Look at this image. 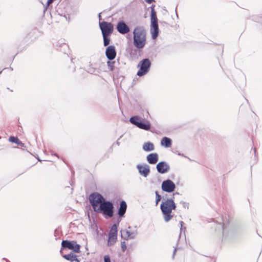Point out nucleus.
<instances>
[{"mask_svg":"<svg viewBox=\"0 0 262 262\" xmlns=\"http://www.w3.org/2000/svg\"><path fill=\"white\" fill-rule=\"evenodd\" d=\"M105 54L108 60H114L117 55L115 47L114 45L107 46L105 49Z\"/></svg>","mask_w":262,"mask_h":262,"instance_id":"2eb2a0df","label":"nucleus"},{"mask_svg":"<svg viewBox=\"0 0 262 262\" xmlns=\"http://www.w3.org/2000/svg\"><path fill=\"white\" fill-rule=\"evenodd\" d=\"M51 154L52 155H54V156H55L56 157H57L58 159H59V157L58 156V155L55 153V152H54L53 151H51Z\"/></svg>","mask_w":262,"mask_h":262,"instance_id":"4c0bfd02","label":"nucleus"},{"mask_svg":"<svg viewBox=\"0 0 262 262\" xmlns=\"http://www.w3.org/2000/svg\"><path fill=\"white\" fill-rule=\"evenodd\" d=\"M176 188L174 183L171 180L167 179L164 180L161 184V189L167 193L173 192Z\"/></svg>","mask_w":262,"mask_h":262,"instance_id":"9d476101","label":"nucleus"},{"mask_svg":"<svg viewBox=\"0 0 262 262\" xmlns=\"http://www.w3.org/2000/svg\"><path fill=\"white\" fill-rule=\"evenodd\" d=\"M139 50L137 48L133 49V48H129L128 49V52L132 58H136L137 56V52Z\"/></svg>","mask_w":262,"mask_h":262,"instance_id":"b1692460","label":"nucleus"},{"mask_svg":"<svg viewBox=\"0 0 262 262\" xmlns=\"http://www.w3.org/2000/svg\"><path fill=\"white\" fill-rule=\"evenodd\" d=\"M183 229H184V230H186V227H184Z\"/></svg>","mask_w":262,"mask_h":262,"instance_id":"8fccbe9b","label":"nucleus"},{"mask_svg":"<svg viewBox=\"0 0 262 262\" xmlns=\"http://www.w3.org/2000/svg\"><path fill=\"white\" fill-rule=\"evenodd\" d=\"M146 158L148 163L154 165L158 162L159 160V155L157 152H152L147 155Z\"/></svg>","mask_w":262,"mask_h":262,"instance_id":"f3484780","label":"nucleus"},{"mask_svg":"<svg viewBox=\"0 0 262 262\" xmlns=\"http://www.w3.org/2000/svg\"><path fill=\"white\" fill-rule=\"evenodd\" d=\"M116 144L118 146L120 145V142L118 140H117V141L116 142Z\"/></svg>","mask_w":262,"mask_h":262,"instance_id":"a19ab883","label":"nucleus"},{"mask_svg":"<svg viewBox=\"0 0 262 262\" xmlns=\"http://www.w3.org/2000/svg\"><path fill=\"white\" fill-rule=\"evenodd\" d=\"M127 207V206L126 202L124 200H121L120 201L119 205L118 207V210L117 212V215L121 217H125V214L126 212Z\"/></svg>","mask_w":262,"mask_h":262,"instance_id":"dca6fc26","label":"nucleus"},{"mask_svg":"<svg viewBox=\"0 0 262 262\" xmlns=\"http://www.w3.org/2000/svg\"><path fill=\"white\" fill-rule=\"evenodd\" d=\"M108 68L110 71H113L115 69L116 61L108 60L106 62Z\"/></svg>","mask_w":262,"mask_h":262,"instance_id":"5701e85b","label":"nucleus"},{"mask_svg":"<svg viewBox=\"0 0 262 262\" xmlns=\"http://www.w3.org/2000/svg\"><path fill=\"white\" fill-rule=\"evenodd\" d=\"M16 55H17V54H16V55L13 57V59H14V58H15V56H16Z\"/></svg>","mask_w":262,"mask_h":262,"instance_id":"603ef678","label":"nucleus"},{"mask_svg":"<svg viewBox=\"0 0 262 262\" xmlns=\"http://www.w3.org/2000/svg\"><path fill=\"white\" fill-rule=\"evenodd\" d=\"M177 208V205L174 202V197L163 199L161 205L160 209L163 216L165 222H169L173 217L172 211L175 210Z\"/></svg>","mask_w":262,"mask_h":262,"instance_id":"7ed1b4c3","label":"nucleus"},{"mask_svg":"<svg viewBox=\"0 0 262 262\" xmlns=\"http://www.w3.org/2000/svg\"><path fill=\"white\" fill-rule=\"evenodd\" d=\"M155 5L152 4L150 7V8L151 9L150 11V18H157V12L155 11Z\"/></svg>","mask_w":262,"mask_h":262,"instance_id":"a878e982","label":"nucleus"},{"mask_svg":"<svg viewBox=\"0 0 262 262\" xmlns=\"http://www.w3.org/2000/svg\"><path fill=\"white\" fill-rule=\"evenodd\" d=\"M87 71L90 74H94L96 71H97L96 68L93 66V64L91 63L87 68Z\"/></svg>","mask_w":262,"mask_h":262,"instance_id":"bb28decb","label":"nucleus"},{"mask_svg":"<svg viewBox=\"0 0 262 262\" xmlns=\"http://www.w3.org/2000/svg\"><path fill=\"white\" fill-rule=\"evenodd\" d=\"M180 204L183 205V207L185 208L188 209L189 208V203L185 202L184 201H181L180 202Z\"/></svg>","mask_w":262,"mask_h":262,"instance_id":"2f4dec72","label":"nucleus"},{"mask_svg":"<svg viewBox=\"0 0 262 262\" xmlns=\"http://www.w3.org/2000/svg\"><path fill=\"white\" fill-rule=\"evenodd\" d=\"M145 1L149 4H151L152 3L154 2L155 0H145Z\"/></svg>","mask_w":262,"mask_h":262,"instance_id":"c9c22d12","label":"nucleus"},{"mask_svg":"<svg viewBox=\"0 0 262 262\" xmlns=\"http://www.w3.org/2000/svg\"><path fill=\"white\" fill-rule=\"evenodd\" d=\"M177 249H178V248H174V250H173V254H172V258H173H173H174V255H175V254H176V251H177Z\"/></svg>","mask_w":262,"mask_h":262,"instance_id":"f704fd0d","label":"nucleus"},{"mask_svg":"<svg viewBox=\"0 0 262 262\" xmlns=\"http://www.w3.org/2000/svg\"><path fill=\"white\" fill-rule=\"evenodd\" d=\"M104 262H111L110 256L108 255H105L103 257Z\"/></svg>","mask_w":262,"mask_h":262,"instance_id":"473e14b6","label":"nucleus"},{"mask_svg":"<svg viewBox=\"0 0 262 262\" xmlns=\"http://www.w3.org/2000/svg\"><path fill=\"white\" fill-rule=\"evenodd\" d=\"M9 141L11 143H14L17 145H20L21 147H25V144L23 143L17 137L11 136L9 138Z\"/></svg>","mask_w":262,"mask_h":262,"instance_id":"412c9836","label":"nucleus"},{"mask_svg":"<svg viewBox=\"0 0 262 262\" xmlns=\"http://www.w3.org/2000/svg\"><path fill=\"white\" fill-rule=\"evenodd\" d=\"M125 232L126 234V236L123 237L125 240H128V239H135L137 235V231L135 232H131L127 230H125Z\"/></svg>","mask_w":262,"mask_h":262,"instance_id":"4be33fe9","label":"nucleus"},{"mask_svg":"<svg viewBox=\"0 0 262 262\" xmlns=\"http://www.w3.org/2000/svg\"><path fill=\"white\" fill-rule=\"evenodd\" d=\"M118 229L116 225H113L108 233V238L107 242L108 247H111L115 244L117 239Z\"/></svg>","mask_w":262,"mask_h":262,"instance_id":"1a4fd4ad","label":"nucleus"},{"mask_svg":"<svg viewBox=\"0 0 262 262\" xmlns=\"http://www.w3.org/2000/svg\"><path fill=\"white\" fill-rule=\"evenodd\" d=\"M142 148L144 151L146 152H149L155 149V146L152 142L148 141L143 144Z\"/></svg>","mask_w":262,"mask_h":262,"instance_id":"aec40b11","label":"nucleus"},{"mask_svg":"<svg viewBox=\"0 0 262 262\" xmlns=\"http://www.w3.org/2000/svg\"><path fill=\"white\" fill-rule=\"evenodd\" d=\"M254 152L255 156H256V150L255 148H254Z\"/></svg>","mask_w":262,"mask_h":262,"instance_id":"a18cd8bd","label":"nucleus"},{"mask_svg":"<svg viewBox=\"0 0 262 262\" xmlns=\"http://www.w3.org/2000/svg\"><path fill=\"white\" fill-rule=\"evenodd\" d=\"M146 113H147V114L148 115H149V113H148V111H146Z\"/></svg>","mask_w":262,"mask_h":262,"instance_id":"3c124183","label":"nucleus"},{"mask_svg":"<svg viewBox=\"0 0 262 262\" xmlns=\"http://www.w3.org/2000/svg\"><path fill=\"white\" fill-rule=\"evenodd\" d=\"M37 159H38V160L39 161H41V160H40V159H39V158H37Z\"/></svg>","mask_w":262,"mask_h":262,"instance_id":"09e8293b","label":"nucleus"},{"mask_svg":"<svg viewBox=\"0 0 262 262\" xmlns=\"http://www.w3.org/2000/svg\"><path fill=\"white\" fill-rule=\"evenodd\" d=\"M56 0H48L46 5L43 6V14H45L46 13V11L47 10V9L49 8V5L50 3H52L55 1Z\"/></svg>","mask_w":262,"mask_h":262,"instance_id":"c85d7f7f","label":"nucleus"},{"mask_svg":"<svg viewBox=\"0 0 262 262\" xmlns=\"http://www.w3.org/2000/svg\"><path fill=\"white\" fill-rule=\"evenodd\" d=\"M62 256L64 259L67 260H69L71 262H79V259L77 258V255L75 254L74 252H71L68 254H64Z\"/></svg>","mask_w":262,"mask_h":262,"instance_id":"6ab92c4d","label":"nucleus"},{"mask_svg":"<svg viewBox=\"0 0 262 262\" xmlns=\"http://www.w3.org/2000/svg\"><path fill=\"white\" fill-rule=\"evenodd\" d=\"M101 14V13H99L98 14V18H99V22L101 21V20L102 19Z\"/></svg>","mask_w":262,"mask_h":262,"instance_id":"ea45409f","label":"nucleus"},{"mask_svg":"<svg viewBox=\"0 0 262 262\" xmlns=\"http://www.w3.org/2000/svg\"><path fill=\"white\" fill-rule=\"evenodd\" d=\"M103 39V46L104 47L108 46L110 42V35H102Z\"/></svg>","mask_w":262,"mask_h":262,"instance_id":"393cba45","label":"nucleus"},{"mask_svg":"<svg viewBox=\"0 0 262 262\" xmlns=\"http://www.w3.org/2000/svg\"><path fill=\"white\" fill-rule=\"evenodd\" d=\"M155 195H156V198H155V204H156V206H157L159 203L160 202V201L161 200V199H162V196L159 193V192L158 191H155Z\"/></svg>","mask_w":262,"mask_h":262,"instance_id":"cd10ccee","label":"nucleus"},{"mask_svg":"<svg viewBox=\"0 0 262 262\" xmlns=\"http://www.w3.org/2000/svg\"><path fill=\"white\" fill-rule=\"evenodd\" d=\"M128 228L130 229L131 228L130 226H128Z\"/></svg>","mask_w":262,"mask_h":262,"instance_id":"864d4df0","label":"nucleus"},{"mask_svg":"<svg viewBox=\"0 0 262 262\" xmlns=\"http://www.w3.org/2000/svg\"><path fill=\"white\" fill-rule=\"evenodd\" d=\"M176 194H179V193L178 192H173V194H172V197H174V196Z\"/></svg>","mask_w":262,"mask_h":262,"instance_id":"79ce46f5","label":"nucleus"},{"mask_svg":"<svg viewBox=\"0 0 262 262\" xmlns=\"http://www.w3.org/2000/svg\"><path fill=\"white\" fill-rule=\"evenodd\" d=\"M99 26L102 35H111L113 33L114 26L112 23L106 21H100Z\"/></svg>","mask_w":262,"mask_h":262,"instance_id":"6e6552de","label":"nucleus"},{"mask_svg":"<svg viewBox=\"0 0 262 262\" xmlns=\"http://www.w3.org/2000/svg\"><path fill=\"white\" fill-rule=\"evenodd\" d=\"M122 137H123V135L120 136V137L118 139V140H119Z\"/></svg>","mask_w":262,"mask_h":262,"instance_id":"49530a36","label":"nucleus"},{"mask_svg":"<svg viewBox=\"0 0 262 262\" xmlns=\"http://www.w3.org/2000/svg\"><path fill=\"white\" fill-rule=\"evenodd\" d=\"M180 224L181 225L180 230L182 231L183 230L182 226L184 224V223L183 221H180Z\"/></svg>","mask_w":262,"mask_h":262,"instance_id":"58836bf2","label":"nucleus"},{"mask_svg":"<svg viewBox=\"0 0 262 262\" xmlns=\"http://www.w3.org/2000/svg\"><path fill=\"white\" fill-rule=\"evenodd\" d=\"M215 231L216 232L222 233L223 239L222 240H226L227 239L231 238L235 235V230L233 229H227V227L224 224L222 223H218L215 227Z\"/></svg>","mask_w":262,"mask_h":262,"instance_id":"423d86ee","label":"nucleus"},{"mask_svg":"<svg viewBox=\"0 0 262 262\" xmlns=\"http://www.w3.org/2000/svg\"><path fill=\"white\" fill-rule=\"evenodd\" d=\"M121 250H122V252H125L127 249V246H126V243L125 241H122L121 242Z\"/></svg>","mask_w":262,"mask_h":262,"instance_id":"c756f323","label":"nucleus"},{"mask_svg":"<svg viewBox=\"0 0 262 262\" xmlns=\"http://www.w3.org/2000/svg\"><path fill=\"white\" fill-rule=\"evenodd\" d=\"M10 70H11V71H12V70H13V68H11V67H10Z\"/></svg>","mask_w":262,"mask_h":262,"instance_id":"de8ad7c7","label":"nucleus"},{"mask_svg":"<svg viewBox=\"0 0 262 262\" xmlns=\"http://www.w3.org/2000/svg\"><path fill=\"white\" fill-rule=\"evenodd\" d=\"M117 60H118V62H119V58H118V59H117Z\"/></svg>","mask_w":262,"mask_h":262,"instance_id":"5fc2aeb1","label":"nucleus"},{"mask_svg":"<svg viewBox=\"0 0 262 262\" xmlns=\"http://www.w3.org/2000/svg\"><path fill=\"white\" fill-rule=\"evenodd\" d=\"M178 155L179 156H180L184 157H185V158H188L189 160H191L190 158H188V157H187V156H184L183 154H181V153H180V152H179V153L178 154Z\"/></svg>","mask_w":262,"mask_h":262,"instance_id":"e433bc0d","label":"nucleus"},{"mask_svg":"<svg viewBox=\"0 0 262 262\" xmlns=\"http://www.w3.org/2000/svg\"><path fill=\"white\" fill-rule=\"evenodd\" d=\"M176 15H177V16L178 17V15L177 14V13H176Z\"/></svg>","mask_w":262,"mask_h":262,"instance_id":"6e6d98bb","label":"nucleus"},{"mask_svg":"<svg viewBox=\"0 0 262 262\" xmlns=\"http://www.w3.org/2000/svg\"><path fill=\"white\" fill-rule=\"evenodd\" d=\"M156 169L158 173L164 174L169 171L170 170V166L166 162L162 161L157 163Z\"/></svg>","mask_w":262,"mask_h":262,"instance_id":"4468645a","label":"nucleus"},{"mask_svg":"<svg viewBox=\"0 0 262 262\" xmlns=\"http://www.w3.org/2000/svg\"><path fill=\"white\" fill-rule=\"evenodd\" d=\"M133 45L134 47L141 52L146 43V32L143 26H136L133 32Z\"/></svg>","mask_w":262,"mask_h":262,"instance_id":"f03ea898","label":"nucleus"},{"mask_svg":"<svg viewBox=\"0 0 262 262\" xmlns=\"http://www.w3.org/2000/svg\"><path fill=\"white\" fill-rule=\"evenodd\" d=\"M61 245L60 253H62V250L66 249L71 250V252L74 253H79L80 252L81 246L78 244L76 241L62 240Z\"/></svg>","mask_w":262,"mask_h":262,"instance_id":"0eeeda50","label":"nucleus"},{"mask_svg":"<svg viewBox=\"0 0 262 262\" xmlns=\"http://www.w3.org/2000/svg\"><path fill=\"white\" fill-rule=\"evenodd\" d=\"M159 32L158 18H150V32L152 39H156L159 35Z\"/></svg>","mask_w":262,"mask_h":262,"instance_id":"9b49d317","label":"nucleus"},{"mask_svg":"<svg viewBox=\"0 0 262 262\" xmlns=\"http://www.w3.org/2000/svg\"><path fill=\"white\" fill-rule=\"evenodd\" d=\"M3 259L6 260V262H10V261L8 259H7L6 258H3Z\"/></svg>","mask_w":262,"mask_h":262,"instance_id":"c03bdc74","label":"nucleus"},{"mask_svg":"<svg viewBox=\"0 0 262 262\" xmlns=\"http://www.w3.org/2000/svg\"><path fill=\"white\" fill-rule=\"evenodd\" d=\"M116 29L119 33L123 35L128 33L130 30V27L123 20L118 21Z\"/></svg>","mask_w":262,"mask_h":262,"instance_id":"f8f14e48","label":"nucleus"},{"mask_svg":"<svg viewBox=\"0 0 262 262\" xmlns=\"http://www.w3.org/2000/svg\"><path fill=\"white\" fill-rule=\"evenodd\" d=\"M136 168L139 173L144 178H146L150 172V167L146 164H138Z\"/></svg>","mask_w":262,"mask_h":262,"instance_id":"ddd939ff","label":"nucleus"},{"mask_svg":"<svg viewBox=\"0 0 262 262\" xmlns=\"http://www.w3.org/2000/svg\"><path fill=\"white\" fill-rule=\"evenodd\" d=\"M122 217H121V216L118 215L117 218V222L113 224V225H116V228L118 229L119 223L121 222Z\"/></svg>","mask_w":262,"mask_h":262,"instance_id":"7c9ffc66","label":"nucleus"},{"mask_svg":"<svg viewBox=\"0 0 262 262\" xmlns=\"http://www.w3.org/2000/svg\"><path fill=\"white\" fill-rule=\"evenodd\" d=\"M151 66V62L148 58L142 59L137 65V68L139 70L137 73V75L139 77H142L146 75L149 72Z\"/></svg>","mask_w":262,"mask_h":262,"instance_id":"39448f33","label":"nucleus"},{"mask_svg":"<svg viewBox=\"0 0 262 262\" xmlns=\"http://www.w3.org/2000/svg\"><path fill=\"white\" fill-rule=\"evenodd\" d=\"M129 122L137 127L147 131H150L151 133H155L154 129H151V123L144 119H141L138 116H133L129 118Z\"/></svg>","mask_w":262,"mask_h":262,"instance_id":"20e7f679","label":"nucleus"},{"mask_svg":"<svg viewBox=\"0 0 262 262\" xmlns=\"http://www.w3.org/2000/svg\"><path fill=\"white\" fill-rule=\"evenodd\" d=\"M89 200L94 211L102 214L105 219H110L114 216L115 208L112 201L106 200L102 194L97 192L91 193Z\"/></svg>","mask_w":262,"mask_h":262,"instance_id":"f257e3e1","label":"nucleus"},{"mask_svg":"<svg viewBox=\"0 0 262 262\" xmlns=\"http://www.w3.org/2000/svg\"><path fill=\"white\" fill-rule=\"evenodd\" d=\"M57 232V229H56V230L54 231V235H55V236H56Z\"/></svg>","mask_w":262,"mask_h":262,"instance_id":"37998d69","label":"nucleus"},{"mask_svg":"<svg viewBox=\"0 0 262 262\" xmlns=\"http://www.w3.org/2000/svg\"><path fill=\"white\" fill-rule=\"evenodd\" d=\"M177 249H178V248H174V250H173V254H172V258H173H173H174V255H175V254H176V251H177Z\"/></svg>","mask_w":262,"mask_h":262,"instance_id":"72a5a7b5","label":"nucleus"},{"mask_svg":"<svg viewBox=\"0 0 262 262\" xmlns=\"http://www.w3.org/2000/svg\"><path fill=\"white\" fill-rule=\"evenodd\" d=\"M161 145L165 148L170 147L172 144V140L171 138L167 137H163L160 142Z\"/></svg>","mask_w":262,"mask_h":262,"instance_id":"a211bd4d","label":"nucleus"}]
</instances>
